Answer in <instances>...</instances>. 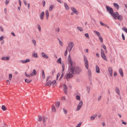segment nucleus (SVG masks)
<instances>
[{
    "mask_svg": "<svg viewBox=\"0 0 127 127\" xmlns=\"http://www.w3.org/2000/svg\"><path fill=\"white\" fill-rule=\"evenodd\" d=\"M44 15V13L43 11L40 13L39 16L41 20H43V19Z\"/></svg>",
    "mask_w": 127,
    "mask_h": 127,
    "instance_id": "nucleus-11",
    "label": "nucleus"
},
{
    "mask_svg": "<svg viewBox=\"0 0 127 127\" xmlns=\"http://www.w3.org/2000/svg\"><path fill=\"white\" fill-rule=\"evenodd\" d=\"M38 117L39 118L38 120V121L39 122L41 121L42 119V117L41 116H39Z\"/></svg>",
    "mask_w": 127,
    "mask_h": 127,
    "instance_id": "nucleus-39",
    "label": "nucleus"
},
{
    "mask_svg": "<svg viewBox=\"0 0 127 127\" xmlns=\"http://www.w3.org/2000/svg\"><path fill=\"white\" fill-rule=\"evenodd\" d=\"M42 56V57L45 58L46 59H48V57L43 52H42L41 53Z\"/></svg>",
    "mask_w": 127,
    "mask_h": 127,
    "instance_id": "nucleus-19",
    "label": "nucleus"
},
{
    "mask_svg": "<svg viewBox=\"0 0 127 127\" xmlns=\"http://www.w3.org/2000/svg\"><path fill=\"white\" fill-rule=\"evenodd\" d=\"M83 57L84 61L87 60L86 56L85 55Z\"/></svg>",
    "mask_w": 127,
    "mask_h": 127,
    "instance_id": "nucleus-58",
    "label": "nucleus"
},
{
    "mask_svg": "<svg viewBox=\"0 0 127 127\" xmlns=\"http://www.w3.org/2000/svg\"><path fill=\"white\" fill-rule=\"evenodd\" d=\"M51 85V81H48L45 84L46 86H50Z\"/></svg>",
    "mask_w": 127,
    "mask_h": 127,
    "instance_id": "nucleus-27",
    "label": "nucleus"
},
{
    "mask_svg": "<svg viewBox=\"0 0 127 127\" xmlns=\"http://www.w3.org/2000/svg\"><path fill=\"white\" fill-rule=\"evenodd\" d=\"M83 104V101H81L79 103L78 105L77 106V111H78L79 110L82 105Z\"/></svg>",
    "mask_w": 127,
    "mask_h": 127,
    "instance_id": "nucleus-6",
    "label": "nucleus"
},
{
    "mask_svg": "<svg viewBox=\"0 0 127 127\" xmlns=\"http://www.w3.org/2000/svg\"><path fill=\"white\" fill-rule=\"evenodd\" d=\"M54 6L53 5H51L49 8V10L50 11H51L54 8Z\"/></svg>",
    "mask_w": 127,
    "mask_h": 127,
    "instance_id": "nucleus-31",
    "label": "nucleus"
},
{
    "mask_svg": "<svg viewBox=\"0 0 127 127\" xmlns=\"http://www.w3.org/2000/svg\"><path fill=\"white\" fill-rule=\"evenodd\" d=\"M59 41L60 44V45L62 46L63 45V44L62 42L59 39Z\"/></svg>",
    "mask_w": 127,
    "mask_h": 127,
    "instance_id": "nucleus-44",
    "label": "nucleus"
},
{
    "mask_svg": "<svg viewBox=\"0 0 127 127\" xmlns=\"http://www.w3.org/2000/svg\"><path fill=\"white\" fill-rule=\"evenodd\" d=\"M45 14L46 19H47L49 16V14L48 10H46L45 11Z\"/></svg>",
    "mask_w": 127,
    "mask_h": 127,
    "instance_id": "nucleus-16",
    "label": "nucleus"
},
{
    "mask_svg": "<svg viewBox=\"0 0 127 127\" xmlns=\"http://www.w3.org/2000/svg\"><path fill=\"white\" fill-rule=\"evenodd\" d=\"M51 110L52 112H56L55 106L54 105H52Z\"/></svg>",
    "mask_w": 127,
    "mask_h": 127,
    "instance_id": "nucleus-23",
    "label": "nucleus"
},
{
    "mask_svg": "<svg viewBox=\"0 0 127 127\" xmlns=\"http://www.w3.org/2000/svg\"><path fill=\"white\" fill-rule=\"evenodd\" d=\"M60 102L59 101H57L56 102L55 105L56 106L58 107H59L60 105Z\"/></svg>",
    "mask_w": 127,
    "mask_h": 127,
    "instance_id": "nucleus-30",
    "label": "nucleus"
},
{
    "mask_svg": "<svg viewBox=\"0 0 127 127\" xmlns=\"http://www.w3.org/2000/svg\"><path fill=\"white\" fill-rule=\"evenodd\" d=\"M94 33H95L97 36L99 37L100 36V33L98 32L95 31H94Z\"/></svg>",
    "mask_w": 127,
    "mask_h": 127,
    "instance_id": "nucleus-25",
    "label": "nucleus"
},
{
    "mask_svg": "<svg viewBox=\"0 0 127 127\" xmlns=\"http://www.w3.org/2000/svg\"><path fill=\"white\" fill-rule=\"evenodd\" d=\"M65 99V96H63L62 97V100H64Z\"/></svg>",
    "mask_w": 127,
    "mask_h": 127,
    "instance_id": "nucleus-61",
    "label": "nucleus"
},
{
    "mask_svg": "<svg viewBox=\"0 0 127 127\" xmlns=\"http://www.w3.org/2000/svg\"><path fill=\"white\" fill-rule=\"evenodd\" d=\"M104 51L102 49H101V55L104 54Z\"/></svg>",
    "mask_w": 127,
    "mask_h": 127,
    "instance_id": "nucleus-48",
    "label": "nucleus"
},
{
    "mask_svg": "<svg viewBox=\"0 0 127 127\" xmlns=\"http://www.w3.org/2000/svg\"><path fill=\"white\" fill-rule=\"evenodd\" d=\"M42 77L43 79H44L45 78V75L44 74V71L43 70H42Z\"/></svg>",
    "mask_w": 127,
    "mask_h": 127,
    "instance_id": "nucleus-38",
    "label": "nucleus"
},
{
    "mask_svg": "<svg viewBox=\"0 0 127 127\" xmlns=\"http://www.w3.org/2000/svg\"><path fill=\"white\" fill-rule=\"evenodd\" d=\"M99 37V39L100 40V42H102L103 40V38H102V37L101 36H100Z\"/></svg>",
    "mask_w": 127,
    "mask_h": 127,
    "instance_id": "nucleus-46",
    "label": "nucleus"
},
{
    "mask_svg": "<svg viewBox=\"0 0 127 127\" xmlns=\"http://www.w3.org/2000/svg\"><path fill=\"white\" fill-rule=\"evenodd\" d=\"M82 122H80L77 125L76 127H80L81 125Z\"/></svg>",
    "mask_w": 127,
    "mask_h": 127,
    "instance_id": "nucleus-49",
    "label": "nucleus"
},
{
    "mask_svg": "<svg viewBox=\"0 0 127 127\" xmlns=\"http://www.w3.org/2000/svg\"><path fill=\"white\" fill-rule=\"evenodd\" d=\"M9 80H11L12 79V75L11 74H9Z\"/></svg>",
    "mask_w": 127,
    "mask_h": 127,
    "instance_id": "nucleus-43",
    "label": "nucleus"
},
{
    "mask_svg": "<svg viewBox=\"0 0 127 127\" xmlns=\"http://www.w3.org/2000/svg\"><path fill=\"white\" fill-rule=\"evenodd\" d=\"M1 109L3 111H5L6 109V108L4 105H3L1 106Z\"/></svg>",
    "mask_w": 127,
    "mask_h": 127,
    "instance_id": "nucleus-36",
    "label": "nucleus"
},
{
    "mask_svg": "<svg viewBox=\"0 0 127 127\" xmlns=\"http://www.w3.org/2000/svg\"><path fill=\"white\" fill-rule=\"evenodd\" d=\"M86 68L87 69L89 68L88 62V60L84 61Z\"/></svg>",
    "mask_w": 127,
    "mask_h": 127,
    "instance_id": "nucleus-12",
    "label": "nucleus"
},
{
    "mask_svg": "<svg viewBox=\"0 0 127 127\" xmlns=\"http://www.w3.org/2000/svg\"><path fill=\"white\" fill-rule=\"evenodd\" d=\"M99 23L102 26H105V25H106V24H104L101 21H100Z\"/></svg>",
    "mask_w": 127,
    "mask_h": 127,
    "instance_id": "nucleus-52",
    "label": "nucleus"
},
{
    "mask_svg": "<svg viewBox=\"0 0 127 127\" xmlns=\"http://www.w3.org/2000/svg\"><path fill=\"white\" fill-rule=\"evenodd\" d=\"M122 39H123L124 40H125V36L123 33H122Z\"/></svg>",
    "mask_w": 127,
    "mask_h": 127,
    "instance_id": "nucleus-56",
    "label": "nucleus"
},
{
    "mask_svg": "<svg viewBox=\"0 0 127 127\" xmlns=\"http://www.w3.org/2000/svg\"><path fill=\"white\" fill-rule=\"evenodd\" d=\"M37 72L36 71L35 69H33V71L31 73L32 76H33L36 74Z\"/></svg>",
    "mask_w": 127,
    "mask_h": 127,
    "instance_id": "nucleus-24",
    "label": "nucleus"
},
{
    "mask_svg": "<svg viewBox=\"0 0 127 127\" xmlns=\"http://www.w3.org/2000/svg\"><path fill=\"white\" fill-rule=\"evenodd\" d=\"M70 71V69L68 68V72H67L65 75L66 78L68 81L70 79L72 78L73 76V74Z\"/></svg>",
    "mask_w": 127,
    "mask_h": 127,
    "instance_id": "nucleus-2",
    "label": "nucleus"
},
{
    "mask_svg": "<svg viewBox=\"0 0 127 127\" xmlns=\"http://www.w3.org/2000/svg\"><path fill=\"white\" fill-rule=\"evenodd\" d=\"M32 56L35 58H36L38 57L37 54L35 53H34L32 54Z\"/></svg>",
    "mask_w": 127,
    "mask_h": 127,
    "instance_id": "nucleus-35",
    "label": "nucleus"
},
{
    "mask_svg": "<svg viewBox=\"0 0 127 127\" xmlns=\"http://www.w3.org/2000/svg\"><path fill=\"white\" fill-rule=\"evenodd\" d=\"M111 16H112L115 19H117V16L119 15V13L117 12H114L112 13V14H110Z\"/></svg>",
    "mask_w": 127,
    "mask_h": 127,
    "instance_id": "nucleus-4",
    "label": "nucleus"
},
{
    "mask_svg": "<svg viewBox=\"0 0 127 127\" xmlns=\"http://www.w3.org/2000/svg\"><path fill=\"white\" fill-rule=\"evenodd\" d=\"M76 98L77 100H80V96L78 95H76Z\"/></svg>",
    "mask_w": 127,
    "mask_h": 127,
    "instance_id": "nucleus-45",
    "label": "nucleus"
},
{
    "mask_svg": "<svg viewBox=\"0 0 127 127\" xmlns=\"http://www.w3.org/2000/svg\"><path fill=\"white\" fill-rule=\"evenodd\" d=\"M101 56L102 58L105 61H107V60L106 58L105 54L101 55Z\"/></svg>",
    "mask_w": 127,
    "mask_h": 127,
    "instance_id": "nucleus-26",
    "label": "nucleus"
},
{
    "mask_svg": "<svg viewBox=\"0 0 127 127\" xmlns=\"http://www.w3.org/2000/svg\"><path fill=\"white\" fill-rule=\"evenodd\" d=\"M68 48V47H66V51L65 52V54H64V56H66L67 54V49Z\"/></svg>",
    "mask_w": 127,
    "mask_h": 127,
    "instance_id": "nucleus-53",
    "label": "nucleus"
},
{
    "mask_svg": "<svg viewBox=\"0 0 127 127\" xmlns=\"http://www.w3.org/2000/svg\"><path fill=\"white\" fill-rule=\"evenodd\" d=\"M32 42L33 43L34 45L35 46L36 44V41L34 39H32Z\"/></svg>",
    "mask_w": 127,
    "mask_h": 127,
    "instance_id": "nucleus-37",
    "label": "nucleus"
},
{
    "mask_svg": "<svg viewBox=\"0 0 127 127\" xmlns=\"http://www.w3.org/2000/svg\"><path fill=\"white\" fill-rule=\"evenodd\" d=\"M84 35L85 37L87 38H90V37L88 33H86L84 34Z\"/></svg>",
    "mask_w": 127,
    "mask_h": 127,
    "instance_id": "nucleus-40",
    "label": "nucleus"
},
{
    "mask_svg": "<svg viewBox=\"0 0 127 127\" xmlns=\"http://www.w3.org/2000/svg\"><path fill=\"white\" fill-rule=\"evenodd\" d=\"M71 9L72 11L74 13H75L76 15H77L78 14V11L76 10V9L74 7H71Z\"/></svg>",
    "mask_w": 127,
    "mask_h": 127,
    "instance_id": "nucleus-10",
    "label": "nucleus"
},
{
    "mask_svg": "<svg viewBox=\"0 0 127 127\" xmlns=\"http://www.w3.org/2000/svg\"><path fill=\"white\" fill-rule=\"evenodd\" d=\"M64 7L67 10H69V8L67 3H64Z\"/></svg>",
    "mask_w": 127,
    "mask_h": 127,
    "instance_id": "nucleus-29",
    "label": "nucleus"
},
{
    "mask_svg": "<svg viewBox=\"0 0 127 127\" xmlns=\"http://www.w3.org/2000/svg\"><path fill=\"white\" fill-rule=\"evenodd\" d=\"M6 82L7 84H9L10 83V82L8 80H6Z\"/></svg>",
    "mask_w": 127,
    "mask_h": 127,
    "instance_id": "nucleus-64",
    "label": "nucleus"
},
{
    "mask_svg": "<svg viewBox=\"0 0 127 127\" xmlns=\"http://www.w3.org/2000/svg\"><path fill=\"white\" fill-rule=\"evenodd\" d=\"M115 91L118 94V95H120V92L119 91V89L118 88H117L115 90Z\"/></svg>",
    "mask_w": 127,
    "mask_h": 127,
    "instance_id": "nucleus-28",
    "label": "nucleus"
},
{
    "mask_svg": "<svg viewBox=\"0 0 127 127\" xmlns=\"http://www.w3.org/2000/svg\"><path fill=\"white\" fill-rule=\"evenodd\" d=\"M108 71L110 76H112L113 75L112 68V67H110L108 68Z\"/></svg>",
    "mask_w": 127,
    "mask_h": 127,
    "instance_id": "nucleus-9",
    "label": "nucleus"
},
{
    "mask_svg": "<svg viewBox=\"0 0 127 127\" xmlns=\"http://www.w3.org/2000/svg\"><path fill=\"white\" fill-rule=\"evenodd\" d=\"M74 46V43L73 42L70 41L68 43V46L67 47L69 48L72 49Z\"/></svg>",
    "mask_w": 127,
    "mask_h": 127,
    "instance_id": "nucleus-5",
    "label": "nucleus"
},
{
    "mask_svg": "<svg viewBox=\"0 0 127 127\" xmlns=\"http://www.w3.org/2000/svg\"><path fill=\"white\" fill-rule=\"evenodd\" d=\"M68 88H64L63 90L65 94H66L67 95V92L69 91V89H68Z\"/></svg>",
    "mask_w": 127,
    "mask_h": 127,
    "instance_id": "nucleus-18",
    "label": "nucleus"
},
{
    "mask_svg": "<svg viewBox=\"0 0 127 127\" xmlns=\"http://www.w3.org/2000/svg\"><path fill=\"white\" fill-rule=\"evenodd\" d=\"M119 72L120 74L121 75V76L122 77H123L124 75L122 69L121 68H119Z\"/></svg>",
    "mask_w": 127,
    "mask_h": 127,
    "instance_id": "nucleus-22",
    "label": "nucleus"
},
{
    "mask_svg": "<svg viewBox=\"0 0 127 127\" xmlns=\"http://www.w3.org/2000/svg\"><path fill=\"white\" fill-rule=\"evenodd\" d=\"M23 2H24V4L25 5H27V3L26 1L25 0H24L23 1Z\"/></svg>",
    "mask_w": 127,
    "mask_h": 127,
    "instance_id": "nucleus-63",
    "label": "nucleus"
},
{
    "mask_svg": "<svg viewBox=\"0 0 127 127\" xmlns=\"http://www.w3.org/2000/svg\"><path fill=\"white\" fill-rule=\"evenodd\" d=\"M9 1V0H6L5 2V4L7 5Z\"/></svg>",
    "mask_w": 127,
    "mask_h": 127,
    "instance_id": "nucleus-59",
    "label": "nucleus"
},
{
    "mask_svg": "<svg viewBox=\"0 0 127 127\" xmlns=\"http://www.w3.org/2000/svg\"><path fill=\"white\" fill-rule=\"evenodd\" d=\"M87 73L89 79L91 80L92 79V73L91 70L90 69H88Z\"/></svg>",
    "mask_w": 127,
    "mask_h": 127,
    "instance_id": "nucleus-7",
    "label": "nucleus"
},
{
    "mask_svg": "<svg viewBox=\"0 0 127 127\" xmlns=\"http://www.w3.org/2000/svg\"><path fill=\"white\" fill-rule=\"evenodd\" d=\"M26 76L28 77H30L31 76H32V75H31V73L29 75H28L27 74H26Z\"/></svg>",
    "mask_w": 127,
    "mask_h": 127,
    "instance_id": "nucleus-54",
    "label": "nucleus"
},
{
    "mask_svg": "<svg viewBox=\"0 0 127 127\" xmlns=\"http://www.w3.org/2000/svg\"><path fill=\"white\" fill-rule=\"evenodd\" d=\"M113 4L115 8H116L117 10L119 9V6L117 3H114Z\"/></svg>",
    "mask_w": 127,
    "mask_h": 127,
    "instance_id": "nucleus-15",
    "label": "nucleus"
},
{
    "mask_svg": "<svg viewBox=\"0 0 127 127\" xmlns=\"http://www.w3.org/2000/svg\"><path fill=\"white\" fill-rule=\"evenodd\" d=\"M72 49L71 48H68L67 49V50H68L69 52H70L71 51Z\"/></svg>",
    "mask_w": 127,
    "mask_h": 127,
    "instance_id": "nucleus-60",
    "label": "nucleus"
},
{
    "mask_svg": "<svg viewBox=\"0 0 127 127\" xmlns=\"http://www.w3.org/2000/svg\"><path fill=\"white\" fill-rule=\"evenodd\" d=\"M67 64L69 65L68 68L70 70V71L74 74H79L81 72V68L75 65L74 62H72L70 55L68 57Z\"/></svg>",
    "mask_w": 127,
    "mask_h": 127,
    "instance_id": "nucleus-1",
    "label": "nucleus"
},
{
    "mask_svg": "<svg viewBox=\"0 0 127 127\" xmlns=\"http://www.w3.org/2000/svg\"><path fill=\"white\" fill-rule=\"evenodd\" d=\"M57 62L58 63H60L61 64V58H59V59L57 60Z\"/></svg>",
    "mask_w": 127,
    "mask_h": 127,
    "instance_id": "nucleus-33",
    "label": "nucleus"
},
{
    "mask_svg": "<svg viewBox=\"0 0 127 127\" xmlns=\"http://www.w3.org/2000/svg\"><path fill=\"white\" fill-rule=\"evenodd\" d=\"M63 110L65 114H66L67 113V110L64 108L63 109Z\"/></svg>",
    "mask_w": 127,
    "mask_h": 127,
    "instance_id": "nucleus-42",
    "label": "nucleus"
},
{
    "mask_svg": "<svg viewBox=\"0 0 127 127\" xmlns=\"http://www.w3.org/2000/svg\"><path fill=\"white\" fill-rule=\"evenodd\" d=\"M4 37L3 36H2L0 37V41H1L4 38Z\"/></svg>",
    "mask_w": 127,
    "mask_h": 127,
    "instance_id": "nucleus-55",
    "label": "nucleus"
},
{
    "mask_svg": "<svg viewBox=\"0 0 127 127\" xmlns=\"http://www.w3.org/2000/svg\"><path fill=\"white\" fill-rule=\"evenodd\" d=\"M106 8L107 9V10L109 12V14H112V13H113V11L112 8L110 7L107 5L106 6Z\"/></svg>",
    "mask_w": 127,
    "mask_h": 127,
    "instance_id": "nucleus-3",
    "label": "nucleus"
},
{
    "mask_svg": "<svg viewBox=\"0 0 127 127\" xmlns=\"http://www.w3.org/2000/svg\"><path fill=\"white\" fill-rule=\"evenodd\" d=\"M97 116V114H95L93 115L90 117V120L92 121L94 120Z\"/></svg>",
    "mask_w": 127,
    "mask_h": 127,
    "instance_id": "nucleus-17",
    "label": "nucleus"
},
{
    "mask_svg": "<svg viewBox=\"0 0 127 127\" xmlns=\"http://www.w3.org/2000/svg\"><path fill=\"white\" fill-rule=\"evenodd\" d=\"M102 46L103 48V49H105V50H106V47L104 45V44L103 45H102Z\"/></svg>",
    "mask_w": 127,
    "mask_h": 127,
    "instance_id": "nucleus-51",
    "label": "nucleus"
},
{
    "mask_svg": "<svg viewBox=\"0 0 127 127\" xmlns=\"http://www.w3.org/2000/svg\"><path fill=\"white\" fill-rule=\"evenodd\" d=\"M55 30L56 32H59L60 31V28H58L56 29Z\"/></svg>",
    "mask_w": 127,
    "mask_h": 127,
    "instance_id": "nucleus-50",
    "label": "nucleus"
},
{
    "mask_svg": "<svg viewBox=\"0 0 127 127\" xmlns=\"http://www.w3.org/2000/svg\"><path fill=\"white\" fill-rule=\"evenodd\" d=\"M121 121L122 122V124L125 125H126L127 123L126 122H125L123 120H122Z\"/></svg>",
    "mask_w": 127,
    "mask_h": 127,
    "instance_id": "nucleus-57",
    "label": "nucleus"
},
{
    "mask_svg": "<svg viewBox=\"0 0 127 127\" xmlns=\"http://www.w3.org/2000/svg\"><path fill=\"white\" fill-rule=\"evenodd\" d=\"M122 30L127 33V29L126 27L123 28Z\"/></svg>",
    "mask_w": 127,
    "mask_h": 127,
    "instance_id": "nucleus-41",
    "label": "nucleus"
},
{
    "mask_svg": "<svg viewBox=\"0 0 127 127\" xmlns=\"http://www.w3.org/2000/svg\"><path fill=\"white\" fill-rule=\"evenodd\" d=\"M51 85L53 86H56L57 84V83L55 80H54L52 82H51Z\"/></svg>",
    "mask_w": 127,
    "mask_h": 127,
    "instance_id": "nucleus-21",
    "label": "nucleus"
},
{
    "mask_svg": "<svg viewBox=\"0 0 127 127\" xmlns=\"http://www.w3.org/2000/svg\"><path fill=\"white\" fill-rule=\"evenodd\" d=\"M77 29L80 31L81 32H83V29L81 27H77Z\"/></svg>",
    "mask_w": 127,
    "mask_h": 127,
    "instance_id": "nucleus-34",
    "label": "nucleus"
},
{
    "mask_svg": "<svg viewBox=\"0 0 127 127\" xmlns=\"http://www.w3.org/2000/svg\"><path fill=\"white\" fill-rule=\"evenodd\" d=\"M1 59L4 61H8L10 59V57H3L1 58Z\"/></svg>",
    "mask_w": 127,
    "mask_h": 127,
    "instance_id": "nucleus-14",
    "label": "nucleus"
},
{
    "mask_svg": "<svg viewBox=\"0 0 127 127\" xmlns=\"http://www.w3.org/2000/svg\"><path fill=\"white\" fill-rule=\"evenodd\" d=\"M38 26V29L39 30V31L40 32L41 31V29L40 26L38 24L37 25Z\"/></svg>",
    "mask_w": 127,
    "mask_h": 127,
    "instance_id": "nucleus-47",
    "label": "nucleus"
},
{
    "mask_svg": "<svg viewBox=\"0 0 127 127\" xmlns=\"http://www.w3.org/2000/svg\"><path fill=\"white\" fill-rule=\"evenodd\" d=\"M95 71L97 73H99L100 72V69L99 67L97 65H96L95 67Z\"/></svg>",
    "mask_w": 127,
    "mask_h": 127,
    "instance_id": "nucleus-13",
    "label": "nucleus"
},
{
    "mask_svg": "<svg viewBox=\"0 0 127 127\" xmlns=\"http://www.w3.org/2000/svg\"><path fill=\"white\" fill-rule=\"evenodd\" d=\"M30 60L29 59H27L26 60H21L20 62L23 64H25L30 62Z\"/></svg>",
    "mask_w": 127,
    "mask_h": 127,
    "instance_id": "nucleus-8",
    "label": "nucleus"
},
{
    "mask_svg": "<svg viewBox=\"0 0 127 127\" xmlns=\"http://www.w3.org/2000/svg\"><path fill=\"white\" fill-rule=\"evenodd\" d=\"M25 81L26 82L29 83L31 82L32 81V80L27 79H25Z\"/></svg>",
    "mask_w": 127,
    "mask_h": 127,
    "instance_id": "nucleus-32",
    "label": "nucleus"
},
{
    "mask_svg": "<svg viewBox=\"0 0 127 127\" xmlns=\"http://www.w3.org/2000/svg\"><path fill=\"white\" fill-rule=\"evenodd\" d=\"M123 18V16L122 15H120L119 14V15L117 16V19L118 20H122Z\"/></svg>",
    "mask_w": 127,
    "mask_h": 127,
    "instance_id": "nucleus-20",
    "label": "nucleus"
},
{
    "mask_svg": "<svg viewBox=\"0 0 127 127\" xmlns=\"http://www.w3.org/2000/svg\"><path fill=\"white\" fill-rule=\"evenodd\" d=\"M43 123H44L45 122V120L44 117H43Z\"/></svg>",
    "mask_w": 127,
    "mask_h": 127,
    "instance_id": "nucleus-62",
    "label": "nucleus"
}]
</instances>
